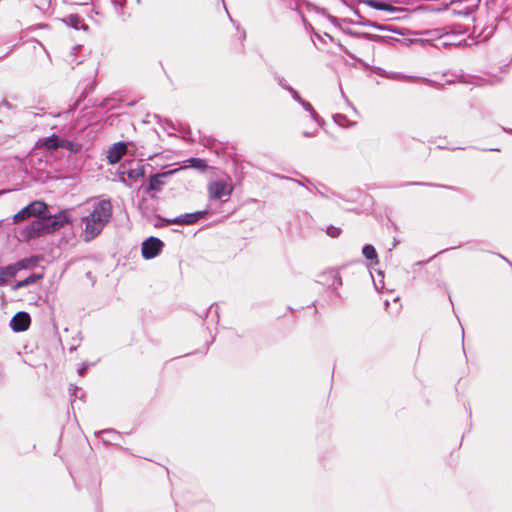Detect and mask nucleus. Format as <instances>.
I'll return each mask as SVG.
<instances>
[{"label":"nucleus","instance_id":"6ab92c4d","mask_svg":"<svg viewBox=\"0 0 512 512\" xmlns=\"http://www.w3.org/2000/svg\"><path fill=\"white\" fill-rule=\"evenodd\" d=\"M362 254L366 259L374 260L377 259V252L374 246L366 244L362 248Z\"/></svg>","mask_w":512,"mask_h":512},{"label":"nucleus","instance_id":"39448f33","mask_svg":"<svg viewBox=\"0 0 512 512\" xmlns=\"http://www.w3.org/2000/svg\"><path fill=\"white\" fill-rule=\"evenodd\" d=\"M164 243L156 237H149L142 243V256L145 259L156 257L162 250Z\"/></svg>","mask_w":512,"mask_h":512},{"label":"nucleus","instance_id":"dca6fc26","mask_svg":"<svg viewBox=\"0 0 512 512\" xmlns=\"http://www.w3.org/2000/svg\"><path fill=\"white\" fill-rule=\"evenodd\" d=\"M61 141L62 138L53 134L47 138L44 139L43 146L47 149H58L61 148Z\"/></svg>","mask_w":512,"mask_h":512},{"label":"nucleus","instance_id":"423d86ee","mask_svg":"<svg viewBox=\"0 0 512 512\" xmlns=\"http://www.w3.org/2000/svg\"><path fill=\"white\" fill-rule=\"evenodd\" d=\"M207 214H208V210L205 209L203 211L182 214L173 219H165V221L167 224L192 225V224H195L196 222H198L200 219H202Z\"/></svg>","mask_w":512,"mask_h":512},{"label":"nucleus","instance_id":"cd10ccee","mask_svg":"<svg viewBox=\"0 0 512 512\" xmlns=\"http://www.w3.org/2000/svg\"><path fill=\"white\" fill-rule=\"evenodd\" d=\"M339 119L340 121H343L345 119V116L344 115H341V114H337L336 116H334V121L337 122L338 124L342 125L340 122H339Z\"/></svg>","mask_w":512,"mask_h":512},{"label":"nucleus","instance_id":"4be33fe9","mask_svg":"<svg viewBox=\"0 0 512 512\" xmlns=\"http://www.w3.org/2000/svg\"><path fill=\"white\" fill-rule=\"evenodd\" d=\"M112 4L117 14H122V9L126 4V0H112Z\"/></svg>","mask_w":512,"mask_h":512},{"label":"nucleus","instance_id":"ddd939ff","mask_svg":"<svg viewBox=\"0 0 512 512\" xmlns=\"http://www.w3.org/2000/svg\"><path fill=\"white\" fill-rule=\"evenodd\" d=\"M122 174H126L129 179L136 181L145 175V167L142 164H137L135 168L128 169L127 171H123Z\"/></svg>","mask_w":512,"mask_h":512},{"label":"nucleus","instance_id":"a878e982","mask_svg":"<svg viewBox=\"0 0 512 512\" xmlns=\"http://www.w3.org/2000/svg\"><path fill=\"white\" fill-rule=\"evenodd\" d=\"M333 277H334V281H335L334 288H335V290H337L340 286H342V278L336 272H335V274H333Z\"/></svg>","mask_w":512,"mask_h":512},{"label":"nucleus","instance_id":"72a5a7b5","mask_svg":"<svg viewBox=\"0 0 512 512\" xmlns=\"http://www.w3.org/2000/svg\"><path fill=\"white\" fill-rule=\"evenodd\" d=\"M344 53H346L349 57L354 58L353 55L346 49L343 48Z\"/></svg>","mask_w":512,"mask_h":512},{"label":"nucleus","instance_id":"2f4dec72","mask_svg":"<svg viewBox=\"0 0 512 512\" xmlns=\"http://www.w3.org/2000/svg\"><path fill=\"white\" fill-rule=\"evenodd\" d=\"M329 18L332 23H334L336 26H339V19L337 17L330 16Z\"/></svg>","mask_w":512,"mask_h":512},{"label":"nucleus","instance_id":"9d476101","mask_svg":"<svg viewBox=\"0 0 512 512\" xmlns=\"http://www.w3.org/2000/svg\"><path fill=\"white\" fill-rule=\"evenodd\" d=\"M97 436L106 444H115L121 437L120 433L114 429L101 430L97 433Z\"/></svg>","mask_w":512,"mask_h":512},{"label":"nucleus","instance_id":"7ed1b4c3","mask_svg":"<svg viewBox=\"0 0 512 512\" xmlns=\"http://www.w3.org/2000/svg\"><path fill=\"white\" fill-rule=\"evenodd\" d=\"M233 187L224 181H215L208 185L210 199L226 201L232 194Z\"/></svg>","mask_w":512,"mask_h":512},{"label":"nucleus","instance_id":"20e7f679","mask_svg":"<svg viewBox=\"0 0 512 512\" xmlns=\"http://www.w3.org/2000/svg\"><path fill=\"white\" fill-rule=\"evenodd\" d=\"M46 204L42 201H34L24 207L22 210H20L15 216L14 221L19 222L23 219L29 218V217H40L44 215V212L46 211Z\"/></svg>","mask_w":512,"mask_h":512},{"label":"nucleus","instance_id":"f704fd0d","mask_svg":"<svg viewBox=\"0 0 512 512\" xmlns=\"http://www.w3.org/2000/svg\"><path fill=\"white\" fill-rule=\"evenodd\" d=\"M363 36H364V37H367V38H371V37H372V36H371L370 34H368V33H363Z\"/></svg>","mask_w":512,"mask_h":512},{"label":"nucleus","instance_id":"1a4fd4ad","mask_svg":"<svg viewBox=\"0 0 512 512\" xmlns=\"http://www.w3.org/2000/svg\"><path fill=\"white\" fill-rule=\"evenodd\" d=\"M172 173V171H169L151 175L148 181V185L145 187V191L147 193L152 191L159 192L162 189V186L164 185V182L161 180V178Z\"/></svg>","mask_w":512,"mask_h":512},{"label":"nucleus","instance_id":"7c9ffc66","mask_svg":"<svg viewBox=\"0 0 512 512\" xmlns=\"http://www.w3.org/2000/svg\"><path fill=\"white\" fill-rule=\"evenodd\" d=\"M1 105L5 106L7 109H11L12 108V105L10 102H8L7 100H3L1 102Z\"/></svg>","mask_w":512,"mask_h":512},{"label":"nucleus","instance_id":"b1692460","mask_svg":"<svg viewBox=\"0 0 512 512\" xmlns=\"http://www.w3.org/2000/svg\"><path fill=\"white\" fill-rule=\"evenodd\" d=\"M288 92L291 94L292 98L297 101L299 104L302 103V101L304 100L300 94L293 88V87H289L288 88Z\"/></svg>","mask_w":512,"mask_h":512},{"label":"nucleus","instance_id":"473e14b6","mask_svg":"<svg viewBox=\"0 0 512 512\" xmlns=\"http://www.w3.org/2000/svg\"><path fill=\"white\" fill-rule=\"evenodd\" d=\"M302 134L304 137H314L315 136L314 132H309V131H304Z\"/></svg>","mask_w":512,"mask_h":512},{"label":"nucleus","instance_id":"6e6552de","mask_svg":"<svg viewBox=\"0 0 512 512\" xmlns=\"http://www.w3.org/2000/svg\"><path fill=\"white\" fill-rule=\"evenodd\" d=\"M126 144L124 142H117L109 149L107 159L110 164L119 162L126 152Z\"/></svg>","mask_w":512,"mask_h":512},{"label":"nucleus","instance_id":"393cba45","mask_svg":"<svg viewBox=\"0 0 512 512\" xmlns=\"http://www.w3.org/2000/svg\"><path fill=\"white\" fill-rule=\"evenodd\" d=\"M275 80L277 81L278 85L281 86L286 91H288V88L291 87L290 85L287 84V81L281 76L276 75Z\"/></svg>","mask_w":512,"mask_h":512},{"label":"nucleus","instance_id":"bb28decb","mask_svg":"<svg viewBox=\"0 0 512 512\" xmlns=\"http://www.w3.org/2000/svg\"><path fill=\"white\" fill-rule=\"evenodd\" d=\"M88 369V364H82V366L78 369V374L80 376H83L85 374V372L87 371Z\"/></svg>","mask_w":512,"mask_h":512},{"label":"nucleus","instance_id":"f03ea898","mask_svg":"<svg viewBox=\"0 0 512 512\" xmlns=\"http://www.w3.org/2000/svg\"><path fill=\"white\" fill-rule=\"evenodd\" d=\"M68 223V217L65 213L60 212L56 215H42L36 217L21 232L25 239L37 238L41 235L54 232Z\"/></svg>","mask_w":512,"mask_h":512},{"label":"nucleus","instance_id":"0eeeda50","mask_svg":"<svg viewBox=\"0 0 512 512\" xmlns=\"http://www.w3.org/2000/svg\"><path fill=\"white\" fill-rule=\"evenodd\" d=\"M31 323V317L29 313L25 311L17 312L10 321V327L14 332L26 331Z\"/></svg>","mask_w":512,"mask_h":512},{"label":"nucleus","instance_id":"f257e3e1","mask_svg":"<svg viewBox=\"0 0 512 512\" xmlns=\"http://www.w3.org/2000/svg\"><path fill=\"white\" fill-rule=\"evenodd\" d=\"M112 217V204L110 200H101L93 205V210L82 217V223L85 225L83 234L85 241H91L96 238L110 222Z\"/></svg>","mask_w":512,"mask_h":512},{"label":"nucleus","instance_id":"9b49d317","mask_svg":"<svg viewBox=\"0 0 512 512\" xmlns=\"http://www.w3.org/2000/svg\"><path fill=\"white\" fill-rule=\"evenodd\" d=\"M184 167H190L204 172L208 168V165L204 159L191 157L184 161Z\"/></svg>","mask_w":512,"mask_h":512},{"label":"nucleus","instance_id":"aec40b11","mask_svg":"<svg viewBox=\"0 0 512 512\" xmlns=\"http://www.w3.org/2000/svg\"><path fill=\"white\" fill-rule=\"evenodd\" d=\"M300 105H301V106H302V107H303L307 112H309V113H310V116H311V118H312L314 121H316V122H319V121H320V118H319L318 114L316 113V111L314 110V108L312 107V105H311L309 102H307V101L303 100V101H302V103H301Z\"/></svg>","mask_w":512,"mask_h":512},{"label":"nucleus","instance_id":"f8f14e48","mask_svg":"<svg viewBox=\"0 0 512 512\" xmlns=\"http://www.w3.org/2000/svg\"><path fill=\"white\" fill-rule=\"evenodd\" d=\"M16 277L12 265L0 267V286H5L11 279Z\"/></svg>","mask_w":512,"mask_h":512},{"label":"nucleus","instance_id":"f3484780","mask_svg":"<svg viewBox=\"0 0 512 512\" xmlns=\"http://www.w3.org/2000/svg\"><path fill=\"white\" fill-rule=\"evenodd\" d=\"M366 4L376 10L380 11H393L394 7L391 4H388L383 1H377V0H367Z\"/></svg>","mask_w":512,"mask_h":512},{"label":"nucleus","instance_id":"c85d7f7f","mask_svg":"<svg viewBox=\"0 0 512 512\" xmlns=\"http://www.w3.org/2000/svg\"><path fill=\"white\" fill-rule=\"evenodd\" d=\"M339 119L340 121H343L345 119V116L344 115H341V114H337L336 116H334V121L337 122L338 124L342 125L340 122H339Z\"/></svg>","mask_w":512,"mask_h":512},{"label":"nucleus","instance_id":"c756f323","mask_svg":"<svg viewBox=\"0 0 512 512\" xmlns=\"http://www.w3.org/2000/svg\"><path fill=\"white\" fill-rule=\"evenodd\" d=\"M407 185H426V186H433L434 184L424 183V182H411V183H408Z\"/></svg>","mask_w":512,"mask_h":512},{"label":"nucleus","instance_id":"4468645a","mask_svg":"<svg viewBox=\"0 0 512 512\" xmlns=\"http://www.w3.org/2000/svg\"><path fill=\"white\" fill-rule=\"evenodd\" d=\"M42 278V275L41 274H31L30 276H28L27 278L23 279V280H20L18 281L13 289L14 290H18L20 288H24V287H27V286H30V285H33L35 284L37 281H39L40 279Z\"/></svg>","mask_w":512,"mask_h":512},{"label":"nucleus","instance_id":"a211bd4d","mask_svg":"<svg viewBox=\"0 0 512 512\" xmlns=\"http://www.w3.org/2000/svg\"><path fill=\"white\" fill-rule=\"evenodd\" d=\"M61 148L66 149V150L70 151L71 153L76 154L81 150L82 145L77 142L62 138Z\"/></svg>","mask_w":512,"mask_h":512},{"label":"nucleus","instance_id":"c9c22d12","mask_svg":"<svg viewBox=\"0 0 512 512\" xmlns=\"http://www.w3.org/2000/svg\"><path fill=\"white\" fill-rule=\"evenodd\" d=\"M11 51H12V50H10L9 52H6V54H4L1 58H4V57L8 56V55L10 54V52H11Z\"/></svg>","mask_w":512,"mask_h":512},{"label":"nucleus","instance_id":"2eb2a0df","mask_svg":"<svg viewBox=\"0 0 512 512\" xmlns=\"http://www.w3.org/2000/svg\"><path fill=\"white\" fill-rule=\"evenodd\" d=\"M36 264V261L33 258H24L17 261L14 264H11L15 273L17 274L21 270L30 269Z\"/></svg>","mask_w":512,"mask_h":512},{"label":"nucleus","instance_id":"412c9836","mask_svg":"<svg viewBox=\"0 0 512 512\" xmlns=\"http://www.w3.org/2000/svg\"><path fill=\"white\" fill-rule=\"evenodd\" d=\"M67 23L68 25H70L71 27L75 28V29H78L79 28V25L81 23V19L78 15H69L67 17Z\"/></svg>","mask_w":512,"mask_h":512},{"label":"nucleus","instance_id":"5701e85b","mask_svg":"<svg viewBox=\"0 0 512 512\" xmlns=\"http://www.w3.org/2000/svg\"><path fill=\"white\" fill-rule=\"evenodd\" d=\"M326 233L332 237V238H336L338 237L340 234H341V230L340 228L338 227H335V226H329L326 230Z\"/></svg>","mask_w":512,"mask_h":512}]
</instances>
